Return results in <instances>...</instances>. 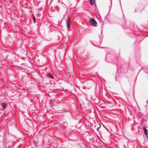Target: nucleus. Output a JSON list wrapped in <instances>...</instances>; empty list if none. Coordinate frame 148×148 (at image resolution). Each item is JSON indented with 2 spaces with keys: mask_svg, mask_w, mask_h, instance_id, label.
Returning <instances> with one entry per match:
<instances>
[{
  "mask_svg": "<svg viewBox=\"0 0 148 148\" xmlns=\"http://www.w3.org/2000/svg\"><path fill=\"white\" fill-rule=\"evenodd\" d=\"M89 22L90 24L92 26L96 27L97 25V23L95 20L93 18H91L89 20Z\"/></svg>",
  "mask_w": 148,
  "mask_h": 148,
  "instance_id": "obj_1",
  "label": "nucleus"
},
{
  "mask_svg": "<svg viewBox=\"0 0 148 148\" xmlns=\"http://www.w3.org/2000/svg\"><path fill=\"white\" fill-rule=\"evenodd\" d=\"M127 117L129 119H130L131 120L132 119H133L134 118L133 116L132 115L131 113H129L127 115Z\"/></svg>",
  "mask_w": 148,
  "mask_h": 148,
  "instance_id": "obj_2",
  "label": "nucleus"
},
{
  "mask_svg": "<svg viewBox=\"0 0 148 148\" xmlns=\"http://www.w3.org/2000/svg\"><path fill=\"white\" fill-rule=\"evenodd\" d=\"M70 19L69 18H68L66 20V25L69 28L70 27Z\"/></svg>",
  "mask_w": 148,
  "mask_h": 148,
  "instance_id": "obj_3",
  "label": "nucleus"
},
{
  "mask_svg": "<svg viewBox=\"0 0 148 148\" xmlns=\"http://www.w3.org/2000/svg\"><path fill=\"white\" fill-rule=\"evenodd\" d=\"M142 129L144 131L145 134L146 136H147V130L146 129L145 127H143Z\"/></svg>",
  "mask_w": 148,
  "mask_h": 148,
  "instance_id": "obj_4",
  "label": "nucleus"
},
{
  "mask_svg": "<svg viewBox=\"0 0 148 148\" xmlns=\"http://www.w3.org/2000/svg\"><path fill=\"white\" fill-rule=\"evenodd\" d=\"M1 107L3 108H5L6 107V104L5 103H2L1 104Z\"/></svg>",
  "mask_w": 148,
  "mask_h": 148,
  "instance_id": "obj_5",
  "label": "nucleus"
},
{
  "mask_svg": "<svg viewBox=\"0 0 148 148\" xmlns=\"http://www.w3.org/2000/svg\"><path fill=\"white\" fill-rule=\"evenodd\" d=\"M90 3L91 4V5H92L95 2V0H90Z\"/></svg>",
  "mask_w": 148,
  "mask_h": 148,
  "instance_id": "obj_6",
  "label": "nucleus"
},
{
  "mask_svg": "<svg viewBox=\"0 0 148 148\" xmlns=\"http://www.w3.org/2000/svg\"><path fill=\"white\" fill-rule=\"evenodd\" d=\"M48 75L49 76L51 77V78H53V76H52V75H51V74L50 73H49L48 74Z\"/></svg>",
  "mask_w": 148,
  "mask_h": 148,
  "instance_id": "obj_7",
  "label": "nucleus"
},
{
  "mask_svg": "<svg viewBox=\"0 0 148 148\" xmlns=\"http://www.w3.org/2000/svg\"><path fill=\"white\" fill-rule=\"evenodd\" d=\"M33 20L34 21V23H36V18H35V17L33 18Z\"/></svg>",
  "mask_w": 148,
  "mask_h": 148,
  "instance_id": "obj_8",
  "label": "nucleus"
}]
</instances>
